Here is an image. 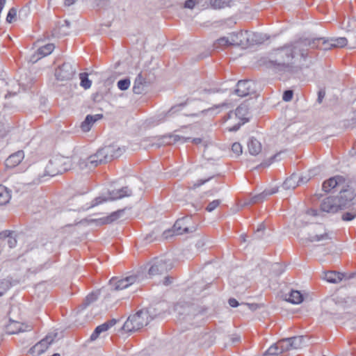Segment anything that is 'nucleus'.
<instances>
[{
  "mask_svg": "<svg viewBox=\"0 0 356 356\" xmlns=\"http://www.w3.org/2000/svg\"><path fill=\"white\" fill-rule=\"evenodd\" d=\"M295 57L293 47L291 44H286L274 50L270 55L266 67L278 73L298 74L301 67L293 65V60Z\"/></svg>",
  "mask_w": 356,
  "mask_h": 356,
  "instance_id": "f257e3e1",
  "label": "nucleus"
},
{
  "mask_svg": "<svg viewBox=\"0 0 356 356\" xmlns=\"http://www.w3.org/2000/svg\"><path fill=\"white\" fill-rule=\"evenodd\" d=\"M356 196V191L349 186H345L340 189L337 196H329L323 200L320 204L321 211L335 213L339 210L348 208L353 204V200Z\"/></svg>",
  "mask_w": 356,
  "mask_h": 356,
  "instance_id": "f03ea898",
  "label": "nucleus"
},
{
  "mask_svg": "<svg viewBox=\"0 0 356 356\" xmlns=\"http://www.w3.org/2000/svg\"><path fill=\"white\" fill-rule=\"evenodd\" d=\"M125 151L124 147L117 145H111L100 148L97 152L86 159H80L79 167L82 169H92L102 163H106L114 159L120 157Z\"/></svg>",
  "mask_w": 356,
  "mask_h": 356,
  "instance_id": "7ed1b4c3",
  "label": "nucleus"
},
{
  "mask_svg": "<svg viewBox=\"0 0 356 356\" xmlns=\"http://www.w3.org/2000/svg\"><path fill=\"white\" fill-rule=\"evenodd\" d=\"M149 314L148 310L141 309L135 314L129 316L122 326V330L126 332H134L147 325L149 323Z\"/></svg>",
  "mask_w": 356,
  "mask_h": 356,
  "instance_id": "20e7f679",
  "label": "nucleus"
},
{
  "mask_svg": "<svg viewBox=\"0 0 356 356\" xmlns=\"http://www.w3.org/2000/svg\"><path fill=\"white\" fill-rule=\"evenodd\" d=\"M196 225L193 222L191 216H184L179 218L175 222L172 230H166L163 236L165 238H168L172 235H181L183 234L192 233L196 230Z\"/></svg>",
  "mask_w": 356,
  "mask_h": 356,
  "instance_id": "39448f33",
  "label": "nucleus"
},
{
  "mask_svg": "<svg viewBox=\"0 0 356 356\" xmlns=\"http://www.w3.org/2000/svg\"><path fill=\"white\" fill-rule=\"evenodd\" d=\"M149 265H150L148 270L149 276L165 274L173 268L172 260L165 256L154 258L150 261Z\"/></svg>",
  "mask_w": 356,
  "mask_h": 356,
  "instance_id": "423d86ee",
  "label": "nucleus"
},
{
  "mask_svg": "<svg viewBox=\"0 0 356 356\" xmlns=\"http://www.w3.org/2000/svg\"><path fill=\"white\" fill-rule=\"evenodd\" d=\"M108 194L109 197H97L93 200L90 205L82 207L81 209L88 210L108 200H115L124 197H129L132 195V191L128 186H124L120 189L109 191Z\"/></svg>",
  "mask_w": 356,
  "mask_h": 356,
  "instance_id": "0eeeda50",
  "label": "nucleus"
},
{
  "mask_svg": "<svg viewBox=\"0 0 356 356\" xmlns=\"http://www.w3.org/2000/svg\"><path fill=\"white\" fill-rule=\"evenodd\" d=\"M70 169V165L65 161V159L62 157H55L49 161L46 165L44 175L54 177Z\"/></svg>",
  "mask_w": 356,
  "mask_h": 356,
  "instance_id": "6e6552de",
  "label": "nucleus"
},
{
  "mask_svg": "<svg viewBox=\"0 0 356 356\" xmlns=\"http://www.w3.org/2000/svg\"><path fill=\"white\" fill-rule=\"evenodd\" d=\"M76 73V64L64 62L55 71V76L59 81H68L73 78Z\"/></svg>",
  "mask_w": 356,
  "mask_h": 356,
  "instance_id": "1a4fd4ad",
  "label": "nucleus"
},
{
  "mask_svg": "<svg viewBox=\"0 0 356 356\" xmlns=\"http://www.w3.org/2000/svg\"><path fill=\"white\" fill-rule=\"evenodd\" d=\"M254 83L250 80H240L236 85L233 93L238 97H243L254 92Z\"/></svg>",
  "mask_w": 356,
  "mask_h": 356,
  "instance_id": "9d476101",
  "label": "nucleus"
},
{
  "mask_svg": "<svg viewBox=\"0 0 356 356\" xmlns=\"http://www.w3.org/2000/svg\"><path fill=\"white\" fill-rule=\"evenodd\" d=\"M138 279V277L136 275H130L128 277H126L124 279L118 280L115 277H113L109 283L112 288H113L114 290L118 291L122 290L124 289L128 288L131 284H134L137 280Z\"/></svg>",
  "mask_w": 356,
  "mask_h": 356,
  "instance_id": "9b49d317",
  "label": "nucleus"
},
{
  "mask_svg": "<svg viewBox=\"0 0 356 356\" xmlns=\"http://www.w3.org/2000/svg\"><path fill=\"white\" fill-rule=\"evenodd\" d=\"M346 184V179L341 175H336L329 178L323 181L322 184L323 190L326 193H330L332 189L343 187Z\"/></svg>",
  "mask_w": 356,
  "mask_h": 356,
  "instance_id": "f8f14e48",
  "label": "nucleus"
},
{
  "mask_svg": "<svg viewBox=\"0 0 356 356\" xmlns=\"http://www.w3.org/2000/svg\"><path fill=\"white\" fill-rule=\"evenodd\" d=\"M55 46L52 43L47 44L37 49V51L31 55L30 61L33 63H36L40 58L49 55L54 49Z\"/></svg>",
  "mask_w": 356,
  "mask_h": 356,
  "instance_id": "ddd939ff",
  "label": "nucleus"
},
{
  "mask_svg": "<svg viewBox=\"0 0 356 356\" xmlns=\"http://www.w3.org/2000/svg\"><path fill=\"white\" fill-rule=\"evenodd\" d=\"M348 40L345 37L340 38H327L324 40L323 44L325 45V50L332 48L343 47L347 44Z\"/></svg>",
  "mask_w": 356,
  "mask_h": 356,
  "instance_id": "4468645a",
  "label": "nucleus"
},
{
  "mask_svg": "<svg viewBox=\"0 0 356 356\" xmlns=\"http://www.w3.org/2000/svg\"><path fill=\"white\" fill-rule=\"evenodd\" d=\"M24 157L23 151H17L7 158L5 165L7 168H13L19 165Z\"/></svg>",
  "mask_w": 356,
  "mask_h": 356,
  "instance_id": "2eb2a0df",
  "label": "nucleus"
},
{
  "mask_svg": "<svg viewBox=\"0 0 356 356\" xmlns=\"http://www.w3.org/2000/svg\"><path fill=\"white\" fill-rule=\"evenodd\" d=\"M278 191L277 188L271 189H265L262 193L252 196L250 200V204H258L262 202L268 196L276 193Z\"/></svg>",
  "mask_w": 356,
  "mask_h": 356,
  "instance_id": "dca6fc26",
  "label": "nucleus"
},
{
  "mask_svg": "<svg viewBox=\"0 0 356 356\" xmlns=\"http://www.w3.org/2000/svg\"><path fill=\"white\" fill-rule=\"evenodd\" d=\"M19 283V280L7 277L0 280V297L2 296L11 286Z\"/></svg>",
  "mask_w": 356,
  "mask_h": 356,
  "instance_id": "f3484780",
  "label": "nucleus"
},
{
  "mask_svg": "<svg viewBox=\"0 0 356 356\" xmlns=\"http://www.w3.org/2000/svg\"><path fill=\"white\" fill-rule=\"evenodd\" d=\"M102 114H97L95 115H87L83 122L81 124V128L83 131H89L93 124L98 120L102 118Z\"/></svg>",
  "mask_w": 356,
  "mask_h": 356,
  "instance_id": "a211bd4d",
  "label": "nucleus"
},
{
  "mask_svg": "<svg viewBox=\"0 0 356 356\" xmlns=\"http://www.w3.org/2000/svg\"><path fill=\"white\" fill-rule=\"evenodd\" d=\"M0 239L7 240V244L10 248H13L17 245L16 234L15 232L9 230L1 232Z\"/></svg>",
  "mask_w": 356,
  "mask_h": 356,
  "instance_id": "6ab92c4d",
  "label": "nucleus"
},
{
  "mask_svg": "<svg viewBox=\"0 0 356 356\" xmlns=\"http://www.w3.org/2000/svg\"><path fill=\"white\" fill-rule=\"evenodd\" d=\"M124 209H120L116 211L111 213L109 216L104 218H101L96 221L99 222L102 225L110 224L116 220H118L122 214L124 213Z\"/></svg>",
  "mask_w": 356,
  "mask_h": 356,
  "instance_id": "aec40b11",
  "label": "nucleus"
},
{
  "mask_svg": "<svg viewBox=\"0 0 356 356\" xmlns=\"http://www.w3.org/2000/svg\"><path fill=\"white\" fill-rule=\"evenodd\" d=\"M345 276V274L339 272L328 271L325 273L324 279L330 283L336 284L341 281Z\"/></svg>",
  "mask_w": 356,
  "mask_h": 356,
  "instance_id": "412c9836",
  "label": "nucleus"
},
{
  "mask_svg": "<svg viewBox=\"0 0 356 356\" xmlns=\"http://www.w3.org/2000/svg\"><path fill=\"white\" fill-rule=\"evenodd\" d=\"M248 104L244 102L236 108L234 115L243 122H246L248 121V118L245 117L248 113Z\"/></svg>",
  "mask_w": 356,
  "mask_h": 356,
  "instance_id": "4be33fe9",
  "label": "nucleus"
},
{
  "mask_svg": "<svg viewBox=\"0 0 356 356\" xmlns=\"http://www.w3.org/2000/svg\"><path fill=\"white\" fill-rule=\"evenodd\" d=\"M145 83V78L143 76L142 73H139L134 81V84L132 89L134 93L138 95L143 93L144 85Z\"/></svg>",
  "mask_w": 356,
  "mask_h": 356,
  "instance_id": "5701e85b",
  "label": "nucleus"
},
{
  "mask_svg": "<svg viewBox=\"0 0 356 356\" xmlns=\"http://www.w3.org/2000/svg\"><path fill=\"white\" fill-rule=\"evenodd\" d=\"M290 44L293 47L294 54L298 51L304 59L307 57V51L309 47H306L305 45L300 44V39Z\"/></svg>",
  "mask_w": 356,
  "mask_h": 356,
  "instance_id": "b1692460",
  "label": "nucleus"
},
{
  "mask_svg": "<svg viewBox=\"0 0 356 356\" xmlns=\"http://www.w3.org/2000/svg\"><path fill=\"white\" fill-rule=\"evenodd\" d=\"M248 147L249 152L252 155H257L261 150L260 142L253 137L250 138L248 142Z\"/></svg>",
  "mask_w": 356,
  "mask_h": 356,
  "instance_id": "393cba45",
  "label": "nucleus"
},
{
  "mask_svg": "<svg viewBox=\"0 0 356 356\" xmlns=\"http://www.w3.org/2000/svg\"><path fill=\"white\" fill-rule=\"evenodd\" d=\"M304 300L303 295L299 291L296 290H291L289 293V297L286 298V300L294 304H300Z\"/></svg>",
  "mask_w": 356,
  "mask_h": 356,
  "instance_id": "a878e982",
  "label": "nucleus"
},
{
  "mask_svg": "<svg viewBox=\"0 0 356 356\" xmlns=\"http://www.w3.org/2000/svg\"><path fill=\"white\" fill-rule=\"evenodd\" d=\"M325 38H300V44L305 45L306 47L314 49L318 48L319 42L322 40L323 42Z\"/></svg>",
  "mask_w": 356,
  "mask_h": 356,
  "instance_id": "bb28decb",
  "label": "nucleus"
},
{
  "mask_svg": "<svg viewBox=\"0 0 356 356\" xmlns=\"http://www.w3.org/2000/svg\"><path fill=\"white\" fill-rule=\"evenodd\" d=\"M290 339L291 343V346L293 349L300 348L307 343L305 336H296L290 337Z\"/></svg>",
  "mask_w": 356,
  "mask_h": 356,
  "instance_id": "cd10ccee",
  "label": "nucleus"
},
{
  "mask_svg": "<svg viewBox=\"0 0 356 356\" xmlns=\"http://www.w3.org/2000/svg\"><path fill=\"white\" fill-rule=\"evenodd\" d=\"M297 179H298V175L293 174L291 175L290 177L287 178L283 183L282 187L286 189L289 190L291 188H295L297 185Z\"/></svg>",
  "mask_w": 356,
  "mask_h": 356,
  "instance_id": "c85d7f7f",
  "label": "nucleus"
},
{
  "mask_svg": "<svg viewBox=\"0 0 356 356\" xmlns=\"http://www.w3.org/2000/svg\"><path fill=\"white\" fill-rule=\"evenodd\" d=\"M11 197L10 191H8L7 188L0 185V205H4L7 204Z\"/></svg>",
  "mask_w": 356,
  "mask_h": 356,
  "instance_id": "c756f323",
  "label": "nucleus"
},
{
  "mask_svg": "<svg viewBox=\"0 0 356 356\" xmlns=\"http://www.w3.org/2000/svg\"><path fill=\"white\" fill-rule=\"evenodd\" d=\"M108 330V325L105 323H102L100 325L96 327L92 334L90 335V340L94 341L98 338L99 334L104 332H106Z\"/></svg>",
  "mask_w": 356,
  "mask_h": 356,
  "instance_id": "7c9ffc66",
  "label": "nucleus"
},
{
  "mask_svg": "<svg viewBox=\"0 0 356 356\" xmlns=\"http://www.w3.org/2000/svg\"><path fill=\"white\" fill-rule=\"evenodd\" d=\"M277 344L279 346L280 348V353H284L286 351L289 350L290 349H293L292 346H291V339L290 337L289 338H284L281 340H280L277 342Z\"/></svg>",
  "mask_w": 356,
  "mask_h": 356,
  "instance_id": "2f4dec72",
  "label": "nucleus"
},
{
  "mask_svg": "<svg viewBox=\"0 0 356 356\" xmlns=\"http://www.w3.org/2000/svg\"><path fill=\"white\" fill-rule=\"evenodd\" d=\"M80 86L87 90L91 87L92 81L88 79V74L81 72L79 74Z\"/></svg>",
  "mask_w": 356,
  "mask_h": 356,
  "instance_id": "473e14b6",
  "label": "nucleus"
},
{
  "mask_svg": "<svg viewBox=\"0 0 356 356\" xmlns=\"http://www.w3.org/2000/svg\"><path fill=\"white\" fill-rule=\"evenodd\" d=\"M98 298V294L97 293L92 292L89 293L83 300L81 307L82 309L86 308L92 302H95Z\"/></svg>",
  "mask_w": 356,
  "mask_h": 356,
  "instance_id": "72a5a7b5",
  "label": "nucleus"
},
{
  "mask_svg": "<svg viewBox=\"0 0 356 356\" xmlns=\"http://www.w3.org/2000/svg\"><path fill=\"white\" fill-rule=\"evenodd\" d=\"M45 340L42 339L40 342L36 343L33 347V351L37 352L38 354L44 353L50 345V342H45Z\"/></svg>",
  "mask_w": 356,
  "mask_h": 356,
  "instance_id": "f704fd0d",
  "label": "nucleus"
},
{
  "mask_svg": "<svg viewBox=\"0 0 356 356\" xmlns=\"http://www.w3.org/2000/svg\"><path fill=\"white\" fill-rule=\"evenodd\" d=\"M328 239H331V238L330 237L328 233L327 232H324L323 234H315V235H311L309 234L307 238V240L309 241V242H315V241H320L321 240H328Z\"/></svg>",
  "mask_w": 356,
  "mask_h": 356,
  "instance_id": "c9c22d12",
  "label": "nucleus"
},
{
  "mask_svg": "<svg viewBox=\"0 0 356 356\" xmlns=\"http://www.w3.org/2000/svg\"><path fill=\"white\" fill-rule=\"evenodd\" d=\"M282 354L280 353L279 346L277 343L272 345L264 354V356H278Z\"/></svg>",
  "mask_w": 356,
  "mask_h": 356,
  "instance_id": "e433bc0d",
  "label": "nucleus"
},
{
  "mask_svg": "<svg viewBox=\"0 0 356 356\" xmlns=\"http://www.w3.org/2000/svg\"><path fill=\"white\" fill-rule=\"evenodd\" d=\"M188 99H187L186 101L184 102H182L177 105H175V106H172L171 108L166 113V114H165L166 116L167 117L172 116L174 113H175L176 112L179 111L181 108L186 106L188 104Z\"/></svg>",
  "mask_w": 356,
  "mask_h": 356,
  "instance_id": "4c0bfd02",
  "label": "nucleus"
},
{
  "mask_svg": "<svg viewBox=\"0 0 356 356\" xmlns=\"http://www.w3.org/2000/svg\"><path fill=\"white\" fill-rule=\"evenodd\" d=\"M117 86L120 90H126L130 86V79L129 78H124L118 81Z\"/></svg>",
  "mask_w": 356,
  "mask_h": 356,
  "instance_id": "58836bf2",
  "label": "nucleus"
},
{
  "mask_svg": "<svg viewBox=\"0 0 356 356\" xmlns=\"http://www.w3.org/2000/svg\"><path fill=\"white\" fill-rule=\"evenodd\" d=\"M232 43L226 37H222L218 39L215 43L216 47H222L231 45Z\"/></svg>",
  "mask_w": 356,
  "mask_h": 356,
  "instance_id": "ea45409f",
  "label": "nucleus"
},
{
  "mask_svg": "<svg viewBox=\"0 0 356 356\" xmlns=\"http://www.w3.org/2000/svg\"><path fill=\"white\" fill-rule=\"evenodd\" d=\"M314 170H310L309 171V175H306V176H302V177H298V179H297V185H300L302 184H306L310 179L312 177L314 176L316 174L314 172Z\"/></svg>",
  "mask_w": 356,
  "mask_h": 356,
  "instance_id": "a19ab883",
  "label": "nucleus"
},
{
  "mask_svg": "<svg viewBox=\"0 0 356 356\" xmlns=\"http://www.w3.org/2000/svg\"><path fill=\"white\" fill-rule=\"evenodd\" d=\"M211 6L214 9H220L227 6L224 0H210Z\"/></svg>",
  "mask_w": 356,
  "mask_h": 356,
  "instance_id": "79ce46f5",
  "label": "nucleus"
},
{
  "mask_svg": "<svg viewBox=\"0 0 356 356\" xmlns=\"http://www.w3.org/2000/svg\"><path fill=\"white\" fill-rule=\"evenodd\" d=\"M17 16V9L15 8H11L6 17V22L8 23H12L13 21L15 20Z\"/></svg>",
  "mask_w": 356,
  "mask_h": 356,
  "instance_id": "37998d69",
  "label": "nucleus"
},
{
  "mask_svg": "<svg viewBox=\"0 0 356 356\" xmlns=\"http://www.w3.org/2000/svg\"><path fill=\"white\" fill-rule=\"evenodd\" d=\"M220 200H215L209 202L207 207H206V211L208 212H212L220 205Z\"/></svg>",
  "mask_w": 356,
  "mask_h": 356,
  "instance_id": "c03bdc74",
  "label": "nucleus"
},
{
  "mask_svg": "<svg viewBox=\"0 0 356 356\" xmlns=\"http://www.w3.org/2000/svg\"><path fill=\"white\" fill-rule=\"evenodd\" d=\"M356 217V213L355 212H345L342 215V220L344 221H350L355 219Z\"/></svg>",
  "mask_w": 356,
  "mask_h": 356,
  "instance_id": "a18cd8bd",
  "label": "nucleus"
},
{
  "mask_svg": "<svg viewBox=\"0 0 356 356\" xmlns=\"http://www.w3.org/2000/svg\"><path fill=\"white\" fill-rule=\"evenodd\" d=\"M293 92L291 90H286L282 95V99L285 102H289L293 99Z\"/></svg>",
  "mask_w": 356,
  "mask_h": 356,
  "instance_id": "49530a36",
  "label": "nucleus"
},
{
  "mask_svg": "<svg viewBox=\"0 0 356 356\" xmlns=\"http://www.w3.org/2000/svg\"><path fill=\"white\" fill-rule=\"evenodd\" d=\"M232 151L237 156L242 153V146L239 143H234L232 145Z\"/></svg>",
  "mask_w": 356,
  "mask_h": 356,
  "instance_id": "de8ad7c7",
  "label": "nucleus"
},
{
  "mask_svg": "<svg viewBox=\"0 0 356 356\" xmlns=\"http://www.w3.org/2000/svg\"><path fill=\"white\" fill-rule=\"evenodd\" d=\"M264 230L265 225L263 223L260 224L254 233L255 237H257V238H261L263 236V232Z\"/></svg>",
  "mask_w": 356,
  "mask_h": 356,
  "instance_id": "09e8293b",
  "label": "nucleus"
},
{
  "mask_svg": "<svg viewBox=\"0 0 356 356\" xmlns=\"http://www.w3.org/2000/svg\"><path fill=\"white\" fill-rule=\"evenodd\" d=\"M214 177V176H211L207 179H199L197 180V181L196 183H195L193 186V188H196L203 184H204L205 183L208 182L209 181H210L211 179H213Z\"/></svg>",
  "mask_w": 356,
  "mask_h": 356,
  "instance_id": "8fccbe9b",
  "label": "nucleus"
},
{
  "mask_svg": "<svg viewBox=\"0 0 356 356\" xmlns=\"http://www.w3.org/2000/svg\"><path fill=\"white\" fill-rule=\"evenodd\" d=\"M227 90V87L224 88H209V89H204L203 91L207 93H212V92H225Z\"/></svg>",
  "mask_w": 356,
  "mask_h": 356,
  "instance_id": "3c124183",
  "label": "nucleus"
},
{
  "mask_svg": "<svg viewBox=\"0 0 356 356\" xmlns=\"http://www.w3.org/2000/svg\"><path fill=\"white\" fill-rule=\"evenodd\" d=\"M199 3L198 0H186L184 2V8L193 9Z\"/></svg>",
  "mask_w": 356,
  "mask_h": 356,
  "instance_id": "603ef678",
  "label": "nucleus"
},
{
  "mask_svg": "<svg viewBox=\"0 0 356 356\" xmlns=\"http://www.w3.org/2000/svg\"><path fill=\"white\" fill-rule=\"evenodd\" d=\"M254 38H252V40L254 41L256 43H262L265 39H267V38H266V35L263 37L261 34L259 33H254Z\"/></svg>",
  "mask_w": 356,
  "mask_h": 356,
  "instance_id": "864d4df0",
  "label": "nucleus"
},
{
  "mask_svg": "<svg viewBox=\"0 0 356 356\" xmlns=\"http://www.w3.org/2000/svg\"><path fill=\"white\" fill-rule=\"evenodd\" d=\"M228 303H229V306L232 307H237L239 305L241 306V304H240L238 302V301L236 299L234 298H230L228 300Z\"/></svg>",
  "mask_w": 356,
  "mask_h": 356,
  "instance_id": "5fc2aeb1",
  "label": "nucleus"
},
{
  "mask_svg": "<svg viewBox=\"0 0 356 356\" xmlns=\"http://www.w3.org/2000/svg\"><path fill=\"white\" fill-rule=\"evenodd\" d=\"M241 306L246 307L252 311H254L259 307L257 304L250 303H241Z\"/></svg>",
  "mask_w": 356,
  "mask_h": 356,
  "instance_id": "6e6d98bb",
  "label": "nucleus"
},
{
  "mask_svg": "<svg viewBox=\"0 0 356 356\" xmlns=\"http://www.w3.org/2000/svg\"><path fill=\"white\" fill-rule=\"evenodd\" d=\"M325 95V90H320L318 92V98H317V102L320 104L322 102L324 97Z\"/></svg>",
  "mask_w": 356,
  "mask_h": 356,
  "instance_id": "4d7b16f0",
  "label": "nucleus"
},
{
  "mask_svg": "<svg viewBox=\"0 0 356 356\" xmlns=\"http://www.w3.org/2000/svg\"><path fill=\"white\" fill-rule=\"evenodd\" d=\"M172 277L170 276L165 277V278L163 281V284L165 286L170 285V284H172Z\"/></svg>",
  "mask_w": 356,
  "mask_h": 356,
  "instance_id": "13d9d810",
  "label": "nucleus"
},
{
  "mask_svg": "<svg viewBox=\"0 0 356 356\" xmlns=\"http://www.w3.org/2000/svg\"><path fill=\"white\" fill-rule=\"evenodd\" d=\"M6 130L5 129L4 124L0 122V137H3L5 136Z\"/></svg>",
  "mask_w": 356,
  "mask_h": 356,
  "instance_id": "bf43d9fd",
  "label": "nucleus"
},
{
  "mask_svg": "<svg viewBox=\"0 0 356 356\" xmlns=\"http://www.w3.org/2000/svg\"><path fill=\"white\" fill-rule=\"evenodd\" d=\"M244 123H245L244 122H242L241 123H238V124H235L234 126H233L232 128H230L229 130L231 131H236L240 129L241 126L242 124H243Z\"/></svg>",
  "mask_w": 356,
  "mask_h": 356,
  "instance_id": "052dcab7",
  "label": "nucleus"
},
{
  "mask_svg": "<svg viewBox=\"0 0 356 356\" xmlns=\"http://www.w3.org/2000/svg\"><path fill=\"white\" fill-rule=\"evenodd\" d=\"M22 331H24V330L22 329L21 325H19V327H16L15 330H10L9 328H8V332L9 334H15V333L22 332Z\"/></svg>",
  "mask_w": 356,
  "mask_h": 356,
  "instance_id": "680f3d73",
  "label": "nucleus"
},
{
  "mask_svg": "<svg viewBox=\"0 0 356 356\" xmlns=\"http://www.w3.org/2000/svg\"><path fill=\"white\" fill-rule=\"evenodd\" d=\"M117 323L116 319L112 318L106 322H105L106 324L108 325V329L113 327L115 323Z\"/></svg>",
  "mask_w": 356,
  "mask_h": 356,
  "instance_id": "e2e57ef3",
  "label": "nucleus"
},
{
  "mask_svg": "<svg viewBox=\"0 0 356 356\" xmlns=\"http://www.w3.org/2000/svg\"><path fill=\"white\" fill-rule=\"evenodd\" d=\"M97 3L96 4L97 7L101 8L103 7L106 4V0H97Z\"/></svg>",
  "mask_w": 356,
  "mask_h": 356,
  "instance_id": "0e129e2a",
  "label": "nucleus"
},
{
  "mask_svg": "<svg viewBox=\"0 0 356 356\" xmlns=\"http://www.w3.org/2000/svg\"><path fill=\"white\" fill-rule=\"evenodd\" d=\"M77 0H65L64 4L65 6H70L74 4Z\"/></svg>",
  "mask_w": 356,
  "mask_h": 356,
  "instance_id": "69168bd1",
  "label": "nucleus"
},
{
  "mask_svg": "<svg viewBox=\"0 0 356 356\" xmlns=\"http://www.w3.org/2000/svg\"><path fill=\"white\" fill-rule=\"evenodd\" d=\"M43 340H45V342H50V344L53 342V339L50 336H47Z\"/></svg>",
  "mask_w": 356,
  "mask_h": 356,
  "instance_id": "338daca9",
  "label": "nucleus"
},
{
  "mask_svg": "<svg viewBox=\"0 0 356 356\" xmlns=\"http://www.w3.org/2000/svg\"><path fill=\"white\" fill-rule=\"evenodd\" d=\"M310 213L314 216H316L318 215V211L316 209H312Z\"/></svg>",
  "mask_w": 356,
  "mask_h": 356,
  "instance_id": "774afa93",
  "label": "nucleus"
}]
</instances>
